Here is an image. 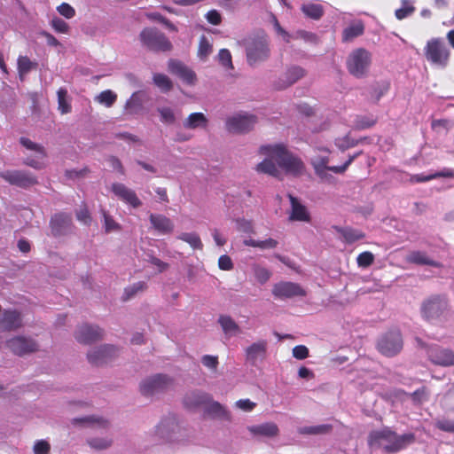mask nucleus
Segmentation results:
<instances>
[{
  "mask_svg": "<svg viewBox=\"0 0 454 454\" xmlns=\"http://www.w3.org/2000/svg\"><path fill=\"white\" fill-rule=\"evenodd\" d=\"M416 440L412 433L397 434L389 427L372 431L368 435V445L372 449H382L387 453H395Z\"/></svg>",
  "mask_w": 454,
  "mask_h": 454,
  "instance_id": "obj_1",
  "label": "nucleus"
},
{
  "mask_svg": "<svg viewBox=\"0 0 454 454\" xmlns=\"http://www.w3.org/2000/svg\"><path fill=\"white\" fill-rule=\"evenodd\" d=\"M259 152L274 159L278 167L288 174L299 176L305 169L302 160L289 152L283 144L262 145Z\"/></svg>",
  "mask_w": 454,
  "mask_h": 454,
  "instance_id": "obj_2",
  "label": "nucleus"
},
{
  "mask_svg": "<svg viewBox=\"0 0 454 454\" xmlns=\"http://www.w3.org/2000/svg\"><path fill=\"white\" fill-rule=\"evenodd\" d=\"M372 62V53L364 48L353 50L346 60L348 73L356 78L365 77Z\"/></svg>",
  "mask_w": 454,
  "mask_h": 454,
  "instance_id": "obj_3",
  "label": "nucleus"
},
{
  "mask_svg": "<svg viewBox=\"0 0 454 454\" xmlns=\"http://www.w3.org/2000/svg\"><path fill=\"white\" fill-rule=\"evenodd\" d=\"M449 301L445 296L432 295L421 304V315L427 321L440 319L449 310Z\"/></svg>",
  "mask_w": 454,
  "mask_h": 454,
  "instance_id": "obj_4",
  "label": "nucleus"
},
{
  "mask_svg": "<svg viewBox=\"0 0 454 454\" xmlns=\"http://www.w3.org/2000/svg\"><path fill=\"white\" fill-rule=\"evenodd\" d=\"M247 59L249 65L266 60L270 57V48L265 35H257L246 42Z\"/></svg>",
  "mask_w": 454,
  "mask_h": 454,
  "instance_id": "obj_5",
  "label": "nucleus"
},
{
  "mask_svg": "<svg viewBox=\"0 0 454 454\" xmlns=\"http://www.w3.org/2000/svg\"><path fill=\"white\" fill-rule=\"evenodd\" d=\"M140 40L150 51H168L172 49V44L167 36L154 28H145L140 33Z\"/></svg>",
  "mask_w": 454,
  "mask_h": 454,
  "instance_id": "obj_6",
  "label": "nucleus"
},
{
  "mask_svg": "<svg viewBox=\"0 0 454 454\" xmlns=\"http://www.w3.org/2000/svg\"><path fill=\"white\" fill-rule=\"evenodd\" d=\"M403 346L402 334L397 330L387 332L377 343L379 352L387 357H392L399 354L403 349Z\"/></svg>",
  "mask_w": 454,
  "mask_h": 454,
  "instance_id": "obj_7",
  "label": "nucleus"
},
{
  "mask_svg": "<svg viewBox=\"0 0 454 454\" xmlns=\"http://www.w3.org/2000/svg\"><path fill=\"white\" fill-rule=\"evenodd\" d=\"M172 384L173 380L168 375L156 374L141 382L140 392L145 396H151L167 390Z\"/></svg>",
  "mask_w": 454,
  "mask_h": 454,
  "instance_id": "obj_8",
  "label": "nucleus"
},
{
  "mask_svg": "<svg viewBox=\"0 0 454 454\" xmlns=\"http://www.w3.org/2000/svg\"><path fill=\"white\" fill-rule=\"evenodd\" d=\"M425 55L428 61L444 66L449 60L450 51L441 39L433 38L427 43Z\"/></svg>",
  "mask_w": 454,
  "mask_h": 454,
  "instance_id": "obj_9",
  "label": "nucleus"
},
{
  "mask_svg": "<svg viewBox=\"0 0 454 454\" xmlns=\"http://www.w3.org/2000/svg\"><path fill=\"white\" fill-rule=\"evenodd\" d=\"M20 143L22 146L29 151L35 153V156H27L24 160V164L29 166L35 169H42L44 167L43 160L46 158V151L44 147L39 144H36L27 137H21Z\"/></svg>",
  "mask_w": 454,
  "mask_h": 454,
  "instance_id": "obj_10",
  "label": "nucleus"
},
{
  "mask_svg": "<svg viewBox=\"0 0 454 454\" xmlns=\"http://www.w3.org/2000/svg\"><path fill=\"white\" fill-rule=\"evenodd\" d=\"M360 154V153H356L352 156H349L348 160L341 166H332L328 167V157H317L312 160L311 164L315 169L316 174L321 177L324 178L326 175V170H331L337 174H342L344 173L348 166L354 161V160Z\"/></svg>",
  "mask_w": 454,
  "mask_h": 454,
  "instance_id": "obj_11",
  "label": "nucleus"
},
{
  "mask_svg": "<svg viewBox=\"0 0 454 454\" xmlns=\"http://www.w3.org/2000/svg\"><path fill=\"white\" fill-rule=\"evenodd\" d=\"M6 347L14 354L22 356L38 350V344L31 338L17 336L6 341Z\"/></svg>",
  "mask_w": 454,
  "mask_h": 454,
  "instance_id": "obj_12",
  "label": "nucleus"
},
{
  "mask_svg": "<svg viewBox=\"0 0 454 454\" xmlns=\"http://www.w3.org/2000/svg\"><path fill=\"white\" fill-rule=\"evenodd\" d=\"M0 176L12 185L21 188L30 187L37 183L32 174L20 170H7L1 172Z\"/></svg>",
  "mask_w": 454,
  "mask_h": 454,
  "instance_id": "obj_13",
  "label": "nucleus"
},
{
  "mask_svg": "<svg viewBox=\"0 0 454 454\" xmlns=\"http://www.w3.org/2000/svg\"><path fill=\"white\" fill-rule=\"evenodd\" d=\"M256 123L254 114H238L226 121V128L232 133H245L250 131Z\"/></svg>",
  "mask_w": 454,
  "mask_h": 454,
  "instance_id": "obj_14",
  "label": "nucleus"
},
{
  "mask_svg": "<svg viewBox=\"0 0 454 454\" xmlns=\"http://www.w3.org/2000/svg\"><path fill=\"white\" fill-rule=\"evenodd\" d=\"M118 353L117 348L112 345H104L90 351L87 358L92 365H102L110 362Z\"/></svg>",
  "mask_w": 454,
  "mask_h": 454,
  "instance_id": "obj_15",
  "label": "nucleus"
},
{
  "mask_svg": "<svg viewBox=\"0 0 454 454\" xmlns=\"http://www.w3.org/2000/svg\"><path fill=\"white\" fill-rule=\"evenodd\" d=\"M272 294L279 299H288L295 296H305L306 291L297 283L280 282L273 286Z\"/></svg>",
  "mask_w": 454,
  "mask_h": 454,
  "instance_id": "obj_16",
  "label": "nucleus"
},
{
  "mask_svg": "<svg viewBox=\"0 0 454 454\" xmlns=\"http://www.w3.org/2000/svg\"><path fill=\"white\" fill-rule=\"evenodd\" d=\"M104 331L97 326L90 325H82L75 332L76 340L82 344H91L103 338Z\"/></svg>",
  "mask_w": 454,
  "mask_h": 454,
  "instance_id": "obj_17",
  "label": "nucleus"
},
{
  "mask_svg": "<svg viewBox=\"0 0 454 454\" xmlns=\"http://www.w3.org/2000/svg\"><path fill=\"white\" fill-rule=\"evenodd\" d=\"M246 360L253 366H256L262 362L267 355V341L260 340L252 343L246 348Z\"/></svg>",
  "mask_w": 454,
  "mask_h": 454,
  "instance_id": "obj_18",
  "label": "nucleus"
},
{
  "mask_svg": "<svg viewBox=\"0 0 454 454\" xmlns=\"http://www.w3.org/2000/svg\"><path fill=\"white\" fill-rule=\"evenodd\" d=\"M429 360L437 365L453 366L454 365V351L442 347H433L428 350Z\"/></svg>",
  "mask_w": 454,
  "mask_h": 454,
  "instance_id": "obj_19",
  "label": "nucleus"
},
{
  "mask_svg": "<svg viewBox=\"0 0 454 454\" xmlns=\"http://www.w3.org/2000/svg\"><path fill=\"white\" fill-rule=\"evenodd\" d=\"M111 190L121 200L130 205L134 208L139 207L142 205V202L137 196L136 192L123 184L114 183L112 184Z\"/></svg>",
  "mask_w": 454,
  "mask_h": 454,
  "instance_id": "obj_20",
  "label": "nucleus"
},
{
  "mask_svg": "<svg viewBox=\"0 0 454 454\" xmlns=\"http://www.w3.org/2000/svg\"><path fill=\"white\" fill-rule=\"evenodd\" d=\"M168 67L171 74L177 75L187 84L192 85L195 83L196 74L181 61L170 59Z\"/></svg>",
  "mask_w": 454,
  "mask_h": 454,
  "instance_id": "obj_21",
  "label": "nucleus"
},
{
  "mask_svg": "<svg viewBox=\"0 0 454 454\" xmlns=\"http://www.w3.org/2000/svg\"><path fill=\"white\" fill-rule=\"evenodd\" d=\"M72 225V217L69 214L63 212L55 214L50 222L51 233L53 236H60Z\"/></svg>",
  "mask_w": 454,
  "mask_h": 454,
  "instance_id": "obj_22",
  "label": "nucleus"
},
{
  "mask_svg": "<svg viewBox=\"0 0 454 454\" xmlns=\"http://www.w3.org/2000/svg\"><path fill=\"white\" fill-rule=\"evenodd\" d=\"M22 319L20 313L15 309H7L3 313L0 318V330L15 331L21 327Z\"/></svg>",
  "mask_w": 454,
  "mask_h": 454,
  "instance_id": "obj_23",
  "label": "nucleus"
},
{
  "mask_svg": "<svg viewBox=\"0 0 454 454\" xmlns=\"http://www.w3.org/2000/svg\"><path fill=\"white\" fill-rule=\"evenodd\" d=\"M288 198L291 203V214L289 215V219L291 221L309 222L310 215L307 207L292 194H288Z\"/></svg>",
  "mask_w": 454,
  "mask_h": 454,
  "instance_id": "obj_24",
  "label": "nucleus"
},
{
  "mask_svg": "<svg viewBox=\"0 0 454 454\" xmlns=\"http://www.w3.org/2000/svg\"><path fill=\"white\" fill-rule=\"evenodd\" d=\"M149 220L153 229L160 234H170L174 231L173 222L164 215L151 214Z\"/></svg>",
  "mask_w": 454,
  "mask_h": 454,
  "instance_id": "obj_25",
  "label": "nucleus"
},
{
  "mask_svg": "<svg viewBox=\"0 0 454 454\" xmlns=\"http://www.w3.org/2000/svg\"><path fill=\"white\" fill-rule=\"evenodd\" d=\"M209 401L210 395L200 391L189 392L184 397V404L188 409L198 408L206 404Z\"/></svg>",
  "mask_w": 454,
  "mask_h": 454,
  "instance_id": "obj_26",
  "label": "nucleus"
},
{
  "mask_svg": "<svg viewBox=\"0 0 454 454\" xmlns=\"http://www.w3.org/2000/svg\"><path fill=\"white\" fill-rule=\"evenodd\" d=\"M205 413L211 418H219L226 420L231 419L230 412L218 402L213 401L210 397V401L204 404Z\"/></svg>",
  "mask_w": 454,
  "mask_h": 454,
  "instance_id": "obj_27",
  "label": "nucleus"
},
{
  "mask_svg": "<svg viewBox=\"0 0 454 454\" xmlns=\"http://www.w3.org/2000/svg\"><path fill=\"white\" fill-rule=\"evenodd\" d=\"M407 262L417 265H429L435 268L442 267V264L430 259L427 253L422 251H412L407 256Z\"/></svg>",
  "mask_w": 454,
  "mask_h": 454,
  "instance_id": "obj_28",
  "label": "nucleus"
},
{
  "mask_svg": "<svg viewBox=\"0 0 454 454\" xmlns=\"http://www.w3.org/2000/svg\"><path fill=\"white\" fill-rule=\"evenodd\" d=\"M333 229L341 234L344 241L348 244H352L365 237V234L362 231L351 227L333 226Z\"/></svg>",
  "mask_w": 454,
  "mask_h": 454,
  "instance_id": "obj_29",
  "label": "nucleus"
},
{
  "mask_svg": "<svg viewBox=\"0 0 454 454\" xmlns=\"http://www.w3.org/2000/svg\"><path fill=\"white\" fill-rule=\"evenodd\" d=\"M249 431L254 435H262L267 437H273L278 434V427L273 422L264 423L257 426H252Z\"/></svg>",
  "mask_w": 454,
  "mask_h": 454,
  "instance_id": "obj_30",
  "label": "nucleus"
},
{
  "mask_svg": "<svg viewBox=\"0 0 454 454\" xmlns=\"http://www.w3.org/2000/svg\"><path fill=\"white\" fill-rule=\"evenodd\" d=\"M454 173L450 169H443L431 175L416 174L411 175L409 182L411 184L425 183L439 177H453Z\"/></svg>",
  "mask_w": 454,
  "mask_h": 454,
  "instance_id": "obj_31",
  "label": "nucleus"
},
{
  "mask_svg": "<svg viewBox=\"0 0 454 454\" xmlns=\"http://www.w3.org/2000/svg\"><path fill=\"white\" fill-rule=\"evenodd\" d=\"M218 324L225 334L237 335L241 332L239 325L228 315H220Z\"/></svg>",
  "mask_w": 454,
  "mask_h": 454,
  "instance_id": "obj_32",
  "label": "nucleus"
},
{
  "mask_svg": "<svg viewBox=\"0 0 454 454\" xmlns=\"http://www.w3.org/2000/svg\"><path fill=\"white\" fill-rule=\"evenodd\" d=\"M207 119L202 113H192L184 121V127L194 129L197 128H206L207 126Z\"/></svg>",
  "mask_w": 454,
  "mask_h": 454,
  "instance_id": "obj_33",
  "label": "nucleus"
},
{
  "mask_svg": "<svg viewBox=\"0 0 454 454\" xmlns=\"http://www.w3.org/2000/svg\"><path fill=\"white\" fill-rule=\"evenodd\" d=\"M377 122L378 118L373 114L356 115L354 120L353 129L356 130L367 129L375 126Z\"/></svg>",
  "mask_w": 454,
  "mask_h": 454,
  "instance_id": "obj_34",
  "label": "nucleus"
},
{
  "mask_svg": "<svg viewBox=\"0 0 454 454\" xmlns=\"http://www.w3.org/2000/svg\"><path fill=\"white\" fill-rule=\"evenodd\" d=\"M273 160L274 159L267 156L265 160L257 164L256 171L259 173L268 174L274 177H279L281 173Z\"/></svg>",
  "mask_w": 454,
  "mask_h": 454,
  "instance_id": "obj_35",
  "label": "nucleus"
},
{
  "mask_svg": "<svg viewBox=\"0 0 454 454\" xmlns=\"http://www.w3.org/2000/svg\"><path fill=\"white\" fill-rule=\"evenodd\" d=\"M364 31V26L363 23L358 22L356 24H352L346 27L342 32V41L343 42H350L356 37L362 35Z\"/></svg>",
  "mask_w": 454,
  "mask_h": 454,
  "instance_id": "obj_36",
  "label": "nucleus"
},
{
  "mask_svg": "<svg viewBox=\"0 0 454 454\" xmlns=\"http://www.w3.org/2000/svg\"><path fill=\"white\" fill-rule=\"evenodd\" d=\"M286 84L284 86H279L278 89H285L294 82H296L298 80L302 78L305 75V70L301 67H290L286 73Z\"/></svg>",
  "mask_w": 454,
  "mask_h": 454,
  "instance_id": "obj_37",
  "label": "nucleus"
},
{
  "mask_svg": "<svg viewBox=\"0 0 454 454\" xmlns=\"http://www.w3.org/2000/svg\"><path fill=\"white\" fill-rule=\"evenodd\" d=\"M243 244L247 247H257L265 250L276 248L278 245V242L271 238H269L265 240H255L253 239H244Z\"/></svg>",
  "mask_w": 454,
  "mask_h": 454,
  "instance_id": "obj_38",
  "label": "nucleus"
},
{
  "mask_svg": "<svg viewBox=\"0 0 454 454\" xmlns=\"http://www.w3.org/2000/svg\"><path fill=\"white\" fill-rule=\"evenodd\" d=\"M177 239L189 244L194 250L203 249V243L200 236L195 232H183L178 235Z\"/></svg>",
  "mask_w": 454,
  "mask_h": 454,
  "instance_id": "obj_39",
  "label": "nucleus"
},
{
  "mask_svg": "<svg viewBox=\"0 0 454 454\" xmlns=\"http://www.w3.org/2000/svg\"><path fill=\"white\" fill-rule=\"evenodd\" d=\"M58 109L62 114L71 112L72 106L68 101L67 90L65 88H59L58 92Z\"/></svg>",
  "mask_w": 454,
  "mask_h": 454,
  "instance_id": "obj_40",
  "label": "nucleus"
},
{
  "mask_svg": "<svg viewBox=\"0 0 454 454\" xmlns=\"http://www.w3.org/2000/svg\"><path fill=\"white\" fill-rule=\"evenodd\" d=\"M17 64L20 76L28 74L32 69H36L38 67L37 62L31 61L27 56H20Z\"/></svg>",
  "mask_w": 454,
  "mask_h": 454,
  "instance_id": "obj_41",
  "label": "nucleus"
},
{
  "mask_svg": "<svg viewBox=\"0 0 454 454\" xmlns=\"http://www.w3.org/2000/svg\"><path fill=\"white\" fill-rule=\"evenodd\" d=\"M331 425H319L312 427H304L299 428V433L301 434H325L332 431Z\"/></svg>",
  "mask_w": 454,
  "mask_h": 454,
  "instance_id": "obj_42",
  "label": "nucleus"
},
{
  "mask_svg": "<svg viewBox=\"0 0 454 454\" xmlns=\"http://www.w3.org/2000/svg\"><path fill=\"white\" fill-rule=\"evenodd\" d=\"M153 80L154 84L163 92H168L173 88L171 80L166 74H154Z\"/></svg>",
  "mask_w": 454,
  "mask_h": 454,
  "instance_id": "obj_43",
  "label": "nucleus"
},
{
  "mask_svg": "<svg viewBox=\"0 0 454 454\" xmlns=\"http://www.w3.org/2000/svg\"><path fill=\"white\" fill-rule=\"evenodd\" d=\"M301 10L306 16L314 20L320 19L324 14L322 5L317 4H309L303 5Z\"/></svg>",
  "mask_w": 454,
  "mask_h": 454,
  "instance_id": "obj_44",
  "label": "nucleus"
},
{
  "mask_svg": "<svg viewBox=\"0 0 454 454\" xmlns=\"http://www.w3.org/2000/svg\"><path fill=\"white\" fill-rule=\"evenodd\" d=\"M97 101L106 107H111L117 99V95L110 90H106L99 93V95L96 98Z\"/></svg>",
  "mask_w": 454,
  "mask_h": 454,
  "instance_id": "obj_45",
  "label": "nucleus"
},
{
  "mask_svg": "<svg viewBox=\"0 0 454 454\" xmlns=\"http://www.w3.org/2000/svg\"><path fill=\"white\" fill-rule=\"evenodd\" d=\"M74 424H77V423H89V424H91V425H97L98 427H108V421L102 419V418H98V417H95V416H88V417H84V418H81V419H74Z\"/></svg>",
  "mask_w": 454,
  "mask_h": 454,
  "instance_id": "obj_46",
  "label": "nucleus"
},
{
  "mask_svg": "<svg viewBox=\"0 0 454 454\" xmlns=\"http://www.w3.org/2000/svg\"><path fill=\"white\" fill-rule=\"evenodd\" d=\"M158 112L160 115V121L168 125H172L176 122V115L174 111L168 106L158 108Z\"/></svg>",
  "mask_w": 454,
  "mask_h": 454,
  "instance_id": "obj_47",
  "label": "nucleus"
},
{
  "mask_svg": "<svg viewBox=\"0 0 454 454\" xmlns=\"http://www.w3.org/2000/svg\"><path fill=\"white\" fill-rule=\"evenodd\" d=\"M87 442L95 450H105L112 445L113 441L106 438H90Z\"/></svg>",
  "mask_w": 454,
  "mask_h": 454,
  "instance_id": "obj_48",
  "label": "nucleus"
},
{
  "mask_svg": "<svg viewBox=\"0 0 454 454\" xmlns=\"http://www.w3.org/2000/svg\"><path fill=\"white\" fill-rule=\"evenodd\" d=\"M220 64L227 69H233L231 54L227 49H221L218 52Z\"/></svg>",
  "mask_w": 454,
  "mask_h": 454,
  "instance_id": "obj_49",
  "label": "nucleus"
},
{
  "mask_svg": "<svg viewBox=\"0 0 454 454\" xmlns=\"http://www.w3.org/2000/svg\"><path fill=\"white\" fill-rule=\"evenodd\" d=\"M374 262V255L372 252L365 251L358 254L356 262L359 267L367 268Z\"/></svg>",
  "mask_w": 454,
  "mask_h": 454,
  "instance_id": "obj_50",
  "label": "nucleus"
},
{
  "mask_svg": "<svg viewBox=\"0 0 454 454\" xmlns=\"http://www.w3.org/2000/svg\"><path fill=\"white\" fill-rule=\"evenodd\" d=\"M102 214L104 217V227L106 232L121 230V225L116 223L110 215H108L105 210H102Z\"/></svg>",
  "mask_w": 454,
  "mask_h": 454,
  "instance_id": "obj_51",
  "label": "nucleus"
},
{
  "mask_svg": "<svg viewBox=\"0 0 454 454\" xmlns=\"http://www.w3.org/2000/svg\"><path fill=\"white\" fill-rule=\"evenodd\" d=\"M51 25L58 33L67 34L69 32V25L60 18H53L51 21Z\"/></svg>",
  "mask_w": 454,
  "mask_h": 454,
  "instance_id": "obj_52",
  "label": "nucleus"
},
{
  "mask_svg": "<svg viewBox=\"0 0 454 454\" xmlns=\"http://www.w3.org/2000/svg\"><path fill=\"white\" fill-rule=\"evenodd\" d=\"M212 51V45L208 40L203 35L200 39L198 54L200 58H207Z\"/></svg>",
  "mask_w": 454,
  "mask_h": 454,
  "instance_id": "obj_53",
  "label": "nucleus"
},
{
  "mask_svg": "<svg viewBox=\"0 0 454 454\" xmlns=\"http://www.w3.org/2000/svg\"><path fill=\"white\" fill-rule=\"evenodd\" d=\"M146 289V284L143 281L135 283L133 286L125 289L126 299H129L137 293L142 292Z\"/></svg>",
  "mask_w": 454,
  "mask_h": 454,
  "instance_id": "obj_54",
  "label": "nucleus"
},
{
  "mask_svg": "<svg viewBox=\"0 0 454 454\" xmlns=\"http://www.w3.org/2000/svg\"><path fill=\"white\" fill-rule=\"evenodd\" d=\"M57 11L67 19H72L75 15V10L67 3H62L57 7Z\"/></svg>",
  "mask_w": 454,
  "mask_h": 454,
  "instance_id": "obj_55",
  "label": "nucleus"
},
{
  "mask_svg": "<svg viewBox=\"0 0 454 454\" xmlns=\"http://www.w3.org/2000/svg\"><path fill=\"white\" fill-rule=\"evenodd\" d=\"M435 427L441 431L454 434V420H437Z\"/></svg>",
  "mask_w": 454,
  "mask_h": 454,
  "instance_id": "obj_56",
  "label": "nucleus"
},
{
  "mask_svg": "<svg viewBox=\"0 0 454 454\" xmlns=\"http://www.w3.org/2000/svg\"><path fill=\"white\" fill-rule=\"evenodd\" d=\"M237 228L239 231H242L245 233H254V232L253 223L249 220L238 219L237 220Z\"/></svg>",
  "mask_w": 454,
  "mask_h": 454,
  "instance_id": "obj_57",
  "label": "nucleus"
},
{
  "mask_svg": "<svg viewBox=\"0 0 454 454\" xmlns=\"http://www.w3.org/2000/svg\"><path fill=\"white\" fill-rule=\"evenodd\" d=\"M218 267L222 270H231L233 269V262L227 254H223L218 259Z\"/></svg>",
  "mask_w": 454,
  "mask_h": 454,
  "instance_id": "obj_58",
  "label": "nucleus"
},
{
  "mask_svg": "<svg viewBox=\"0 0 454 454\" xmlns=\"http://www.w3.org/2000/svg\"><path fill=\"white\" fill-rule=\"evenodd\" d=\"M51 446L48 442L44 440L37 441L34 445V452L35 454H48Z\"/></svg>",
  "mask_w": 454,
  "mask_h": 454,
  "instance_id": "obj_59",
  "label": "nucleus"
},
{
  "mask_svg": "<svg viewBox=\"0 0 454 454\" xmlns=\"http://www.w3.org/2000/svg\"><path fill=\"white\" fill-rule=\"evenodd\" d=\"M293 356L296 359L302 360L309 356V349L304 345H298L293 348Z\"/></svg>",
  "mask_w": 454,
  "mask_h": 454,
  "instance_id": "obj_60",
  "label": "nucleus"
},
{
  "mask_svg": "<svg viewBox=\"0 0 454 454\" xmlns=\"http://www.w3.org/2000/svg\"><path fill=\"white\" fill-rule=\"evenodd\" d=\"M427 387H422L415 390L413 393H411V397L413 400V402L421 403L422 402H424L427 399Z\"/></svg>",
  "mask_w": 454,
  "mask_h": 454,
  "instance_id": "obj_61",
  "label": "nucleus"
},
{
  "mask_svg": "<svg viewBox=\"0 0 454 454\" xmlns=\"http://www.w3.org/2000/svg\"><path fill=\"white\" fill-rule=\"evenodd\" d=\"M201 362L203 364L204 366L209 368V369H212V370H216L217 368V365H218V357L217 356H210V355H205L202 356L201 358Z\"/></svg>",
  "mask_w": 454,
  "mask_h": 454,
  "instance_id": "obj_62",
  "label": "nucleus"
},
{
  "mask_svg": "<svg viewBox=\"0 0 454 454\" xmlns=\"http://www.w3.org/2000/svg\"><path fill=\"white\" fill-rule=\"evenodd\" d=\"M206 19L210 24L215 25V26L220 25L222 22V16L220 14V12L215 9L210 10L206 14Z\"/></svg>",
  "mask_w": 454,
  "mask_h": 454,
  "instance_id": "obj_63",
  "label": "nucleus"
},
{
  "mask_svg": "<svg viewBox=\"0 0 454 454\" xmlns=\"http://www.w3.org/2000/svg\"><path fill=\"white\" fill-rule=\"evenodd\" d=\"M76 217L78 221L87 225L91 222L90 212L86 207H83L77 211Z\"/></svg>",
  "mask_w": 454,
  "mask_h": 454,
  "instance_id": "obj_64",
  "label": "nucleus"
}]
</instances>
